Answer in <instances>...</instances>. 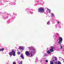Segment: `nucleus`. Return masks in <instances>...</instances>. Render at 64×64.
Wrapping results in <instances>:
<instances>
[{
    "label": "nucleus",
    "instance_id": "f257e3e1",
    "mask_svg": "<svg viewBox=\"0 0 64 64\" xmlns=\"http://www.w3.org/2000/svg\"><path fill=\"white\" fill-rule=\"evenodd\" d=\"M38 11L39 12H40L41 13H43L44 12L45 10L44 8H38Z\"/></svg>",
    "mask_w": 64,
    "mask_h": 64
},
{
    "label": "nucleus",
    "instance_id": "f03ea898",
    "mask_svg": "<svg viewBox=\"0 0 64 64\" xmlns=\"http://www.w3.org/2000/svg\"><path fill=\"white\" fill-rule=\"evenodd\" d=\"M9 54L10 56H11L13 55L14 56H15V52L14 50H12V52H10Z\"/></svg>",
    "mask_w": 64,
    "mask_h": 64
},
{
    "label": "nucleus",
    "instance_id": "7ed1b4c3",
    "mask_svg": "<svg viewBox=\"0 0 64 64\" xmlns=\"http://www.w3.org/2000/svg\"><path fill=\"white\" fill-rule=\"evenodd\" d=\"M59 39L60 40L59 42H58V43L59 44L61 45V43H62V42L63 40V39H62V38L61 37H60L59 38Z\"/></svg>",
    "mask_w": 64,
    "mask_h": 64
},
{
    "label": "nucleus",
    "instance_id": "20e7f679",
    "mask_svg": "<svg viewBox=\"0 0 64 64\" xmlns=\"http://www.w3.org/2000/svg\"><path fill=\"white\" fill-rule=\"evenodd\" d=\"M25 54L26 56H29L30 55V53L29 51H26V52Z\"/></svg>",
    "mask_w": 64,
    "mask_h": 64
},
{
    "label": "nucleus",
    "instance_id": "39448f33",
    "mask_svg": "<svg viewBox=\"0 0 64 64\" xmlns=\"http://www.w3.org/2000/svg\"><path fill=\"white\" fill-rule=\"evenodd\" d=\"M53 46H51L50 47V52H53L54 50H53Z\"/></svg>",
    "mask_w": 64,
    "mask_h": 64
},
{
    "label": "nucleus",
    "instance_id": "423d86ee",
    "mask_svg": "<svg viewBox=\"0 0 64 64\" xmlns=\"http://www.w3.org/2000/svg\"><path fill=\"white\" fill-rule=\"evenodd\" d=\"M34 53V52L33 51H32L31 52L30 55L31 57H33V54Z\"/></svg>",
    "mask_w": 64,
    "mask_h": 64
},
{
    "label": "nucleus",
    "instance_id": "0eeeda50",
    "mask_svg": "<svg viewBox=\"0 0 64 64\" xmlns=\"http://www.w3.org/2000/svg\"><path fill=\"white\" fill-rule=\"evenodd\" d=\"M19 49L20 50H23L24 48L20 46L19 47Z\"/></svg>",
    "mask_w": 64,
    "mask_h": 64
},
{
    "label": "nucleus",
    "instance_id": "6e6552de",
    "mask_svg": "<svg viewBox=\"0 0 64 64\" xmlns=\"http://www.w3.org/2000/svg\"><path fill=\"white\" fill-rule=\"evenodd\" d=\"M20 57L22 59H24V57L23 56V54H21Z\"/></svg>",
    "mask_w": 64,
    "mask_h": 64
},
{
    "label": "nucleus",
    "instance_id": "1a4fd4ad",
    "mask_svg": "<svg viewBox=\"0 0 64 64\" xmlns=\"http://www.w3.org/2000/svg\"><path fill=\"white\" fill-rule=\"evenodd\" d=\"M47 53H48V54H51V53L50 52V51L49 50L47 52Z\"/></svg>",
    "mask_w": 64,
    "mask_h": 64
},
{
    "label": "nucleus",
    "instance_id": "9d476101",
    "mask_svg": "<svg viewBox=\"0 0 64 64\" xmlns=\"http://www.w3.org/2000/svg\"><path fill=\"white\" fill-rule=\"evenodd\" d=\"M4 50V48H2L1 49H0V50L1 51H2Z\"/></svg>",
    "mask_w": 64,
    "mask_h": 64
},
{
    "label": "nucleus",
    "instance_id": "9b49d317",
    "mask_svg": "<svg viewBox=\"0 0 64 64\" xmlns=\"http://www.w3.org/2000/svg\"><path fill=\"white\" fill-rule=\"evenodd\" d=\"M22 62H23L22 61H21L20 62V63H19V64H22Z\"/></svg>",
    "mask_w": 64,
    "mask_h": 64
},
{
    "label": "nucleus",
    "instance_id": "f8f14e48",
    "mask_svg": "<svg viewBox=\"0 0 64 64\" xmlns=\"http://www.w3.org/2000/svg\"><path fill=\"white\" fill-rule=\"evenodd\" d=\"M51 14L52 15V17H53V16H54V14H53V13H51Z\"/></svg>",
    "mask_w": 64,
    "mask_h": 64
},
{
    "label": "nucleus",
    "instance_id": "ddd939ff",
    "mask_svg": "<svg viewBox=\"0 0 64 64\" xmlns=\"http://www.w3.org/2000/svg\"><path fill=\"white\" fill-rule=\"evenodd\" d=\"M50 64H54V63L53 62H50Z\"/></svg>",
    "mask_w": 64,
    "mask_h": 64
},
{
    "label": "nucleus",
    "instance_id": "4468645a",
    "mask_svg": "<svg viewBox=\"0 0 64 64\" xmlns=\"http://www.w3.org/2000/svg\"><path fill=\"white\" fill-rule=\"evenodd\" d=\"M47 25H49L50 24V22H48L47 23Z\"/></svg>",
    "mask_w": 64,
    "mask_h": 64
},
{
    "label": "nucleus",
    "instance_id": "2eb2a0df",
    "mask_svg": "<svg viewBox=\"0 0 64 64\" xmlns=\"http://www.w3.org/2000/svg\"><path fill=\"white\" fill-rule=\"evenodd\" d=\"M20 53L21 52H18V54H20Z\"/></svg>",
    "mask_w": 64,
    "mask_h": 64
},
{
    "label": "nucleus",
    "instance_id": "dca6fc26",
    "mask_svg": "<svg viewBox=\"0 0 64 64\" xmlns=\"http://www.w3.org/2000/svg\"><path fill=\"white\" fill-rule=\"evenodd\" d=\"M44 56H45V57H46V56H47V54H45Z\"/></svg>",
    "mask_w": 64,
    "mask_h": 64
},
{
    "label": "nucleus",
    "instance_id": "f3484780",
    "mask_svg": "<svg viewBox=\"0 0 64 64\" xmlns=\"http://www.w3.org/2000/svg\"><path fill=\"white\" fill-rule=\"evenodd\" d=\"M54 64H57V61H56V62H54Z\"/></svg>",
    "mask_w": 64,
    "mask_h": 64
},
{
    "label": "nucleus",
    "instance_id": "a211bd4d",
    "mask_svg": "<svg viewBox=\"0 0 64 64\" xmlns=\"http://www.w3.org/2000/svg\"><path fill=\"white\" fill-rule=\"evenodd\" d=\"M16 63L15 62H14L13 63V64H16Z\"/></svg>",
    "mask_w": 64,
    "mask_h": 64
},
{
    "label": "nucleus",
    "instance_id": "6ab92c4d",
    "mask_svg": "<svg viewBox=\"0 0 64 64\" xmlns=\"http://www.w3.org/2000/svg\"><path fill=\"white\" fill-rule=\"evenodd\" d=\"M48 11L49 12V13H51V10L50 9H49Z\"/></svg>",
    "mask_w": 64,
    "mask_h": 64
},
{
    "label": "nucleus",
    "instance_id": "aec40b11",
    "mask_svg": "<svg viewBox=\"0 0 64 64\" xmlns=\"http://www.w3.org/2000/svg\"><path fill=\"white\" fill-rule=\"evenodd\" d=\"M54 59L56 61H57V58L55 57L54 58Z\"/></svg>",
    "mask_w": 64,
    "mask_h": 64
},
{
    "label": "nucleus",
    "instance_id": "412c9836",
    "mask_svg": "<svg viewBox=\"0 0 64 64\" xmlns=\"http://www.w3.org/2000/svg\"><path fill=\"white\" fill-rule=\"evenodd\" d=\"M60 46V49H62V46Z\"/></svg>",
    "mask_w": 64,
    "mask_h": 64
},
{
    "label": "nucleus",
    "instance_id": "4be33fe9",
    "mask_svg": "<svg viewBox=\"0 0 64 64\" xmlns=\"http://www.w3.org/2000/svg\"><path fill=\"white\" fill-rule=\"evenodd\" d=\"M46 63H48V60H46Z\"/></svg>",
    "mask_w": 64,
    "mask_h": 64
},
{
    "label": "nucleus",
    "instance_id": "5701e85b",
    "mask_svg": "<svg viewBox=\"0 0 64 64\" xmlns=\"http://www.w3.org/2000/svg\"><path fill=\"white\" fill-rule=\"evenodd\" d=\"M52 61H53H53H55V60H52Z\"/></svg>",
    "mask_w": 64,
    "mask_h": 64
},
{
    "label": "nucleus",
    "instance_id": "b1692460",
    "mask_svg": "<svg viewBox=\"0 0 64 64\" xmlns=\"http://www.w3.org/2000/svg\"><path fill=\"white\" fill-rule=\"evenodd\" d=\"M47 10H49V8H47Z\"/></svg>",
    "mask_w": 64,
    "mask_h": 64
},
{
    "label": "nucleus",
    "instance_id": "393cba45",
    "mask_svg": "<svg viewBox=\"0 0 64 64\" xmlns=\"http://www.w3.org/2000/svg\"><path fill=\"white\" fill-rule=\"evenodd\" d=\"M31 50V51H33V50H32V49H31V50Z\"/></svg>",
    "mask_w": 64,
    "mask_h": 64
},
{
    "label": "nucleus",
    "instance_id": "a878e982",
    "mask_svg": "<svg viewBox=\"0 0 64 64\" xmlns=\"http://www.w3.org/2000/svg\"><path fill=\"white\" fill-rule=\"evenodd\" d=\"M58 24H59V22H58Z\"/></svg>",
    "mask_w": 64,
    "mask_h": 64
},
{
    "label": "nucleus",
    "instance_id": "bb28decb",
    "mask_svg": "<svg viewBox=\"0 0 64 64\" xmlns=\"http://www.w3.org/2000/svg\"><path fill=\"white\" fill-rule=\"evenodd\" d=\"M1 49L0 48V51Z\"/></svg>",
    "mask_w": 64,
    "mask_h": 64
},
{
    "label": "nucleus",
    "instance_id": "cd10ccee",
    "mask_svg": "<svg viewBox=\"0 0 64 64\" xmlns=\"http://www.w3.org/2000/svg\"><path fill=\"white\" fill-rule=\"evenodd\" d=\"M63 62H64V60L63 61Z\"/></svg>",
    "mask_w": 64,
    "mask_h": 64
}]
</instances>
